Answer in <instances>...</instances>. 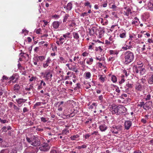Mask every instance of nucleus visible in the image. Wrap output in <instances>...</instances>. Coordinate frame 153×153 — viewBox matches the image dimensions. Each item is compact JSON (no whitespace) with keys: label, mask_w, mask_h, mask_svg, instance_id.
I'll use <instances>...</instances> for the list:
<instances>
[{"label":"nucleus","mask_w":153,"mask_h":153,"mask_svg":"<svg viewBox=\"0 0 153 153\" xmlns=\"http://www.w3.org/2000/svg\"><path fill=\"white\" fill-rule=\"evenodd\" d=\"M124 58L123 59V61L125 64H129L134 60V54L130 51H127L125 52L124 54Z\"/></svg>","instance_id":"1"},{"label":"nucleus","mask_w":153,"mask_h":153,"mask_svg":"<svg viewBox=\"0 0 153 153\" xmlns=\"http://www.w3.org/2000/svg\"><path fill=\"white\" fill-rule=\"evenodd\" d=\"M127 109L123 105H119L112 108V113L116 114L117 115L125 113Z\"/></svg>","instance_id":"2"},{"label":"nucleus","mask_w":153,"mask_h":153,"mask_svg":"<svg viewBox=\"0 0 153 153\" xmlns=\"http://www.w3.org/2000/svg\"><path fill=\"white\" fill-rule=\"evenodd\" d=\"M133 71L134 72L140 76L143 75L146 72V70L143 65L134 66L133 67Z\"/></svg>","instance_id":"3"},{"label":"nucleus","mask_w":153,"mask_h":153,"mask_svg":"<svg viewBox=\"0 0 153 153\" xmlns=\"http://www.w3.org/2000/svg\"><path fill=\"white\" fill-rule=\"evenodd\" d=\"M26 140L29 144L34 146H38L40 144L39 140L34 136L31 138L27 137Z\"/></svg>","instance_id":"4"},{"label":"nucleus","mask_w":153,"mask_h":153,"mask_svg":"<svg viewBox=\"0 0 153 153\" xmlns=\"http://www.w3.org/2000/svg\"><path fill=\"white\" fill-rule=\"evenodd\" d=\"M50 70H45V72H42V74L44 76V77H45L46 79L48 80L52 77V75L51 73Z\"/></svg>","instance_id":"5"},{"label":"nucleus","mask_w":153,"mask_h":153,"mask_svg":"<svg viewBox=\"0 0 153 153\" xmlns=\"http://www.w3.org/2000/svg\"><path fill=\"white\" fill-rule=\"evenodd\" d=\"M50 149L49 146L47 143H44L42 144L39 147V149L41 151H47Z\"/></svg>","instance_id":"6"},{"label":"nucleus","mask_w":153,"mask_h":153,"mask_svg":"<svg viewBox=\"0 0 153 153\" xmlns=\"http://www.w3.org/2000/svg\"><path fill=\"white\" fill-rule=\"evenodd\" d=\"M146 85H142L140 83L137 82L135 85V90L137 91H141L143 90L144 87Z\"/></svg>","instance_id":"7"},{"label":"nucleus","mask_w":153,"mask_h":153,"mask_svg":"<svg viewBox=\"0 0 153 153\" xmlns=\"http://www.w3.org/2000/svg\"><path fill=\"white\" fill-rule=\"evenodd\" d=\"M132 125V123L131 121L127 120L125 122L124 127L125 129L128 130Z\"/></svg>","instance_id":"8"},{"label":"nucleus","mask_w":153,"mask_h":153,"mask_svg":"<svg viewBox=\"0 0 153 153\" xmlns=\"http://www.w3.org/2000/svg\"><path fill=\"white\" fill-rule=\"evenodd\" d=\"M51 60L50 57H48L45 62L43 63V67L46 68L49 65V64L51 63Z\"/></svg>","instance_id":"9"},{"label":"nucleus","mask_w":153,"mask_h":153,"mask_svg":"<svg viewBox=\"0 0 153 153\" xmlns=\"http://www.w3.org/2000/svg\"><path fill=\"white\" fill-rule=\"evenodd\" d=\"M148 9L150 10L153 11V0H150L148 4Z\"/></svg>","instance_id":"10"},{"label":"nucleus","mask_w":153,"mask_h":153,"mask_svg":"<svg viewBox=\"0 0 153 153\" xmlns=\"http://www.w3.org/2000/svg\"><path fill=\"white\" fill-rule=\"evenodd\" d=\"M100 130L101 131H105L107 128V127L105 124H101L99 126Z\"/></svg>","instance_id":"11"},{"label":"nucleus","mask_w":153,"mask_h":153,"mask_svg":"<svg viewBox=\"0 0 153 153\" xmlns=\"http://www.w3.org/2000/svg\"><path fill=\"white\" fill-rule=\"evenodd\" d=\"M152 104V103L151 102H147L145 104L144 103V105H143V108L145 110L148 109L150 107Z\"/></svg>","instance_id":"12"},{"label":"nucleus","mask_w":153,"mask_h":153,"mask_svg":"<svg viewBox=\"0 0 153 153\" xmlns=\"http://www.w3.org/2000/svg\"><path fill=\"white\" fill-rule=\"evenodd\" d=\"M72 4L71 2L68 3L67 4V6H65L64 7V8H66V10L67 12H68L69 10H71L72 8Z\"/></svg>","instance_id":"13"},{"label":"nucleus","mask_w":153,"mask_h":153,"mask_svg":"<svg viewBox=\"0 0 153 153\" xmlns=\"http://www.w3.org/2000/svg\"><path fill=\"white\" fill-rule=\"evenodd\" d=\"M140 22L139 19L137 17H135L134 19L132 20L131 24L132 25H139Z\"/></svg>","instance_id":"14"},{"label":"nucleus","mask_w":153,"mask_h":153,"mask_svg":"<svg viewBox=\"0 0 153 153\" xmlns=\"http://www.w3.org/2000/svg\"><path fill=\"white\" fill-rule=\"evenodd\" d=\"M27 101V99H24L22 98H19L16 100V101L19 105L21 104L22 103L25 102Z\"/></svg>","instance_id":"15"},{"label":"nucleus","mask_w":153,"mask_h":153,"mask_svg":"<svg viewBox=\"0 0 153 153\" xmlns=\"http://www.w3.org/2000/svg\"><path fill=\"white\" fill-rule=\"evenodd\" d=\"M79 135L78 134L74 135L71 136L70 137V139L72 140H79Z\"/></svg>","instance_id":"16"},{"label":"nucleus","mask_w":153,"mask_h":153,"mask_svg":"<svg viewBox=\"0 0 153 153\" xmlns=\"http://www.w3.org/2000/svg\"><path fill=\"white\" fill-rule=\"evenodd\" d=\"M99 79L102 82H104L105 80V76H103L102 75H100L99 76Z\"/></svg>","instance_id":"17"},{"label":"nucleus","mask_w":153,"mask_h":153,"mask_svg":"<svg viewBox=\"0 0 153 153\" xmlns=\"http://www.w3.org/2000/svg\"><path fill=\"white\" fill-rule=\"evenodd\" d=\"M59 24L58 21L54 22L53 24V26L54 28L57 29L59 26Z\"/></svg>","instance_id":"18"},{"label":"nucleus","mask_w":153,"mask_h":153,"mask_svg":"<svg viewBox=\"0 0 153 153\" xmlns=\"http://www.w3.org/2000/svg\"><path fill=\"white\" fill-rule=\"evenodd\" d=\"M88 30L90 35H93L94 34L95 32L96 31V28L94 27H93L92 28H89Z\"/></svg>","instance_id":"19"},{"label":"nucleus","mask_w":153,"mask_h":153,"mask_svg":"<svg viewBox=\"0 0 153 153\" xmlns=\"http://www.w3.org/2000/svg\"><path fill=\"white\" fill-rule=\"evenodd\" d=\"M124 8L126 10V11H124V13H125V15L128 16H129V14L131 13V10L129 8H128L126 9V7H125Z\"/></svg>","instance_id":"20"},{"label":"nucleus","mask_w":153,"mask_h":153,"mask_svg":"<svg viewBox=\"0 0 153 153\" xmlns=\"http://www.w3.org/2000/svg\"><path fill=\"white\" fill-rule=\"evenodd\" d=\"M148 82L150 84H153V74H152L149 78Z\"/></svg>","instance_id":"21"},{"label":"nucleus","mask_w":153,"mask_h":153,"mask_svg":"<svg viewBox=\"0 0 153 153\" xmlns=\"http://www.w3.org/2000/svg\"><path fill=\"white\" fill-rule=\"evenodd\" d=\"M119 52V51L117 50H111L109 51V53L111 54L117 55Z\"/></svg>","instance_id":"22"},{"label":"nucleus","mask_w":153,"mask_h":153,"mask_svg":"<svg viewBox=\"0 0 153 153\" xmlns=\"http://www.w3.org/2000/svg\"><path fill=\"white\" fill-rule=\"evenodd\" d=\"M84 75H85V78L86 79L90 78L91 76V74L89 72H85Z\"/></svg>","instance_id":"23"},{"label":"nucleus","mask_w":153,"mask_h":153,"mask_svg":"<svg viewBox=\"0 0 153 153\" xmlns=\"http://www.w3.org/2000/svg\"><path fill=\"white\" fill-rule=\"evenodd\" d=\"M93 59L92 58H88L86 59V63L89 65H91L93 62Z\"/></svg>","instance_id":"24"},{"label":"nucleus","mask_w":153,"mask_h":153,"mask_svg":"<svg viewBox=\"0 0 153 153\" xmlns=\"http://www.w3.org/2000/svg\"><path fill=\"white\" fill-rule=\"evenodd\" d=\"M45 56H38L37 57L38 59L37 60V61L38 62L39 60L40 61L42 62L45 59Z\"/></svg>","instance_id":"25"},{"label":"nucleus","mask_w":153,"mask_h":153,"mask_svg":"<svg viewBox=\"0 0 153 153\" xmlns=\"http://www.w3.org/2000/svg\"><path fill=\"white\" fill-rule=\"evenodd\" d=\"M20 88V86L18 84H16L14 85V90L15 91H17L19 90Z\"/></svg>","instance_id":"26"},{"label":"nucleus","mask_w":153,"mask_h":153,"mask_svg":"<svg viewBox=\"0 0 153 153\" xmlns=\"http://www.w3.org/2000/svg\"><path fill=\"white\" fill-rule=\"evenodd\" d=\"M64 39H59L58 40H57L56 42V43L58 45L62 44L64 42Z\"/></svg>","instance_id":"27"},{"label":"nucleus","mask_w":153,"mask_h":153,"mask_svg":"<svg viewBox=\"0 0 153 153\" xmlns=\"http://www.w3.org/2000/svg\"><path fill=\"white\" fill-rule=\"evenodd\" d=\"M97 105V104L94 102L91 105L89 106V108L93 109L94 108H96Z\"/></svg>","instance_id":"28"},{"label":"nucleus","mask_w":153,"mask_h":153,"mask_svg":"<svg viewBox=\"0 0 153 153\" xmlns=\"http://www.w3.org/2000/svg\"><path fill=\"white\" fill-rule=\"evenodd\" d=\"M69 17V15L68 14H66L63 17V22H65L67 19H68Z\"/></svg>","instance_id":"29"},{"label":"nucleus","mask_w":153,"mask_h":153,"mask_svg":"<svg viewBox=\"0 0 153 153\" xmlns=\"http://www.w3.org/2000/svg\"><path fill=\"white\" fill-rule=\"evenodd\" d=\"M114 89H115V91L117 92L116 94L117 95H119V93L120 92L119 88L115 86L114 87Z\"/></svg>","instance_id":"30"},{"label":"nucleus","mask_w":153,"mask_h":153,"mask_svg":"<svg viewBox=\"0 0 153 153\" xmlns=\"http://www.w3.org/2000/svg\"><path fill=\"white\" fill-rule=\"evenodd\" d=\"M69 70H70L73 71L76 73L78 72V70L77 68L74 66L71 67V68H69Z\"/></svg>","instance_id":"31"},{"label":"nucleus","mask_w":153,"mask_h":153,"mask_svg":"<svg viewBox=\"0 0 153 153\" xmlns=\"http://www.w3.org/2000/svg\"><path fill=\"white\" fill-rule=\"evenodd\" d=\"M36 78L35 76H31L30 78L29 79V81L31 82H35L36 81Z\"/></svg>","instance_id":"32"},{"label":"nucleus","mask_w":153,"mask_h":153,"mask_svg":"<svg viewBox=\"0 0 153 153\" xmlns=\"http://www.w3.org/2000/svg\"><path fill=\"white\" fill-rule=\"evenodd\" d=\"M84 5L85 6L88 7L90 9H91V5L90 4V3L88 1H87L86 2H85L84 4Z\"/></svg>","instance_id":"33"},{"label":"nucleus","mask_w":153,"mask_h":153,"mask_svg":"<svg viewBox=\"0 0 153 153\" xmlns=\"http://www.w3.org/2000/svg\"><path fill=\"white\" fill-rule=\"evenodd\" d=\"M73 34L74 38H79V37L78 33L76 32H74L73 33Z\"/></svg>","instance_id":"34"},{"label":"nucleus","mask_w":153,"mask_h":153,"mask_svg":"<svg viewBox=\"0 0 153 153\" xmlns=\"http://www.w3.org/2000/svg\"><path fill=\"white\" fill-rule=\"evenodd\" d=\"M143 16L145 19H147L149 17V14L148 13H146L143 14Z\"/></svg>","instance_id":"35"},{"label":"nucleus","mask_w":153,"mask_h":153,"mask_svg":"<svg viewBox=\"0 0 153 153\" xmlns=\"http://www.w3.org/2000/svg\"><path fill=\"white\" fill-rule=\"evenodd\" d=\"M70 33L69 32L63 35V36L65 38L70 37Z\"/></svg>","instance_id":"36"},{"label":"nucleus","mask_w":153,"mask_h":153,"mask_svg":"<svg viewBox=\"0 0 153 153\" xmlns=\"http://www.w3.org/2000/svg\"><path fill=\"white\" fill-rule=\"evenodd\" d=\"M59 61L60 62H63L64 63H65L67 62V61L63 57H59Z\"/></svg>","instance_id":"37"},{"label":"nucleus","mask_w":153,"mask_h":153,"mask_svg":"<svg viewBox=\"0 0 153 153\" xmlns=\"http://www.w3.org/2000/svg\"><path fill=\"white\" fill-rule=\"evenodd\" d=\"M111 79L113 82H115L117 81V78L116 76L114 75L112 76Z\"/></svg>","instance_id":"38"},{"label":"nucleus","mask_w":153,"mask_h":153,"mask_svg":"<svg viewBox=\"0 0 153 153\" xmlns=\"http://www.w3.org/2000/svg\"><path fill=\"white\" fill-rule=\"evenodd\" d=\"M141 82L143 83L144 84V85H146V86L147 85H146V80L145 79V78H142L140 79Z\"/></svg>","instance_id":"39"},{"label":"nucleus","mask_w":153,"mask_h":153,"mask_svg":"<svg viewBox=\"0 0 153 153\" xmlns=\"http://www.w3.org/2000/svg\"><path fill=\"white\" fill-rule=\"evenodd\" d=\"M28 33V31L25 29H23L22 31V32H21L22 33L24 34L25 35H26V34H27Z\"/></svg>","instance_id":"40"},{"label":"nucleus","mask_w":153,"mask_h":153,"mask_svg":"<svg viewBox=\"0 0 153 153\" xmlns=\"http://www.w3.org/2000/svg\"><path fill=\"white\" fill-rule=\"evenodd\" d=\"M79 56H75L74 57V60L75 62H77L78 61H79Z\"/></svg>","instance_id":"41"},{"label":"nucleus","mask_w":153,"mask_h":153,"mask_svg":"<svg viewBox=\"0 0 153 153\" xmlns=\"http://www.w3.org/2000/svg\"><path fill=\"white\" fill-rule=\"evenodd\" d=\"M151 96L149 94H148L146 97L145 99L146 100H148L151 99Z\"/></svg>","instance_id":"42"},{"label":"nucleus","mask_w":153,"mask_h":153,"mask_svg":"<svg viewBox=\"0 0 153 153\" xmlns=\"http://www.w3.org/2000/svg\"><path fill=\"white\" fill-rule=\"evenodd\" d=\"M1 130L2 132H7V130L6 128V126H4L1 129Z\"/></svg>","instance_id":"43"},{"label":"nucleus","mask_w":153,"mask_h":153,"mask_svg":"<svg viewBox=\"0 0 153 153\" xmlns=\"http://www.w3.org/2000/svg\"><path fill=\"white\" fill-rule=\"evenodd\" d=\"M126 33L123 32L120 34V37L121 38H124L126 37Z\"/></svg>","instance_id":"44"},{"label":"nucleus","mask_w":153,"mask_h":153,"mask_svg":"<svg viewBox=\"0 0 153 153\" xmlns=\"http://www.w3.org/2000/svg\"><path fill=\"white\" fill-rule=\"evenodd\" d=\"M144 105V102H140V103L138 104L137 105V106L142 107H143V105Z\"/></svg>","instance_id":"45"},{"label":"nucleus","mask_w":153,"mask_h":153,"mask_svg":"<svg viewBox=\"0 0 153 153\" xmlns=\"http://www.w3.org/2000/svg\"><path fill=\"white\" fill-rule=\"evenodd\" d=\"M41 31V29L40 28H39L38 29H35V32L37 34H39L40 33Z\"/></svg>","instance_id":"46"},{"label":"nucleus","mask_w":153,"mask_h":153,"mask_svg":"<svg viewBox=\"0 0 153 153\" xmlns=\"http://www.w3.org/2000/svg\"><path fill=\"white\" fill-rule=\"evenodd\" d=\"M9 151L7 149L3 150L1 151L0 153H9Z\"/></svg>","instance_id":"47"},{"label":"nucleus","mask_w":153,"mask_h":153,"mask_svg":"<svg viewBox=\"0 0 153 153\" xmlns=\"http://www.w3.org/2000/svg\"><path fill=\"white\" fill-rule=\"evenodd\" d=\"M67 132H69V130L67 129H64L62 130V133L63 134H66Z\"/></svg>","instance_id":"48"},{"label":"nucleus","mask_w":153,"mask_h":153,"mask_svg":"<svg viewBox=\"0 0 153 153\" xmlns=\"http://www.w3.org/2000/svg\"><path fill=\"white\" fill-rule=\"evenodd\" d=\"M144 36H145V37L146 38H148L150 36V34L149 33L146 32L145 33L143 34Z\"/></svg>","instance_id":"49"},{"label":"nucleus","mask_w":153,"mask_h":153,"mask_svg":"<svg viewBox=\"0 0 153 153\" xmlns=\"http://www.w3.org/2000/svg\"><path fill=\"white\" fill-rule=\"evenodd\" d=\"M51 153H59L57 151L56 149H52L51 151Z\"/></svg>","instance_id":"50"},{"label":"nucleus","mask_w":153,"mask_h":153,"mask_svg":"<svg viewBox=\"0 0 153 153\" xmlns=\"http://www.w3.org/2000/svg\"><path fill=\"white\" fill-rule=\"evenodd\" d=\"M41 119L42 121L44 123L46 122L47 121V120H46V119L44 117H41Z\"/></svg>","instance_id":"51"},{"label":"nucleus","mask_w":153,"mask_h":153,"mask_svg":"<svg viewBox=\"0 0 153 153\" xmlns=\"http://www.w3.org/2000/svg\"><path fill=\"white\" fill-rule=\"evenodd\" d=\"M88 55V53L86 52H84L82 54L83 56H87Z\"/></svg>","instance_id":"52"},{"label":"nucleus","mask_w":153,"mask_h":153,"mask_svg":"<svg viewBox=\"0 0 153 153\" xmlns=\"http://www.w3.org/2000/svg\"><path fill=\"white\" fill-rule=\"evenodd\" d=\"M141 121L143 123H146V120L145 119H142L141 120Z\"/></svg>","instance_id":"53"},{"label":"nucleus","mask_w":153,"mask_h":153,"mask_svg":"<svg viewBox=\"0 0 153 153\" xmlns=\"http://www.w3.org/2000/svg\"><path fill=\"white\" fill-rule=\"evenodd\" d=\"M126 86L128 88H131L132 87V84L128 83L127 84H126Z\"/></svg>","instance_id":"54"},{"label":"nucleus","mask_w":153,"mask_h":153,"mask_svg":"<svg viewBox=\"0 0 153 153\" xmlns=\"http://www.w3.org/2000/svg\"><path fill=\"white\" fill-rule=\"evenodd\" d=\"M96 58L97 59L99 60L100 61L104 60V58H99V57H97Z\"/></svg>","instance_id":"55"},{"label":"nucleus","mask_w":153,"mask_h":153,"mask_svg":"<svg viewBox=\"0 0 153 153\" xmlns=\"http://www.w3.org/2000/svg\"><path fill=\"white\" fill-rule=\"evenodd\" d=\"M108 21L107 20L104 19V23H103V25H106L108 24Z\"/></svg>","instance_id":"56"},{"label":"nucleus","mask_w":153,"mask_h":153,"mask_svg":"<svg viewBox=\"0 0 153 153\" xmlns=\"http://www.w3.org/2000/svg\"><path fill=\"white\" fill-rule=\"evenodd\" d=\"M92 121V119L91 118H89L88 119V120L87 121H86L85 122L86 124H88V123L90 122H91Z\"/></svg>","instance_id":"57"},{"label":"nucleus","mask_w":153,"mask_h":153,"mask_svg":"<svg viewBox=\"0 0 153 153\" xmlns=\"http://www.w3.org/2000/svg\"><path fill=\"white\" fill-rule=\"evenodd\" d=\"M114 57H110L108 59V60L109 61L113 60L114 59Z\"/></svg>","instance_id":"58"},{"label":"nucleus","mask_w":153,"mask_h":153,"mask_svg":"<svg viewBox=\"0 0 153 153\" xmlns=\"http://www.w3.org/2000/svg\"><path fill=\"white\" fill-rule=\"evenodd\" d=\"M80 65H82V66H85V60L84 61H81V62H80Z\"/></svg>","instance_id":"59"},{"label":"nucleus","mask_w":153,"mask_h":153,"mask_svg":"<svg viewBox=\"0 0 153 153\" xmlns=\"http://www.w3.org/2000/svg\"><path fill=\"white\" fill-rule=\"evenodd\" d=\"M8 123V121L6 120H2L1 121V123Z\"/></svg>","instance_id":"60"},{"label":"nucleus","mask_w":153,"mask_h":153,"mask_svg":"<svg viewBox=\"0 0 153 153\" xmlns=\"http://www.w3.org/2000/svg\"><path fill=\"white\" fill-rule=\"evenodd\" d=\"M99 99L101 101H102L103 100V96L102 95H101L99 97Z\"/></svg>","instance_id":"61"},{"label":"nucleus","mask_w":153,"mask_h":153,"mask_svg":"<svg viewBox=\"0 0 153 153\" xmlns=\"http://www.w3.org/2000/svg\"><path fill=\"white\" fill-rule=\"evenodd\" d=\"M13 108L15 109H16L17 110H19V108H18L15 105H13Z\"/></svg>","instance_id":"62"},{"label":"nucleus","mask_w":153,"mask_h":153,"mask_svg":"<svg viewBox=\"0 0 153 153\" xmlns=\"http://www.w3.org/2000/svg\"><path fill=\"white\" fill-rule=\"evenodd\" d=\"M148 42L149 43H153V40L152 39H148Z\"/></svg>","instance_id":"63"},{"label":"nucleus","mask_w":153,"mask_h":153,"mask_svg":"<svg viewBox=\"0 0 153 153\" xmlns=\"http://www.w3.org/2000/svg\"><path fill=\"white\" fill-rule=\"evenodd\" d=\"M28 111L26 107H25L23 109V111L24 113Z\"/></svg>","instance_id":"64"}]
</instances>
